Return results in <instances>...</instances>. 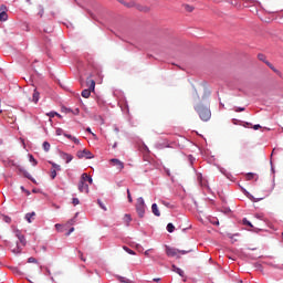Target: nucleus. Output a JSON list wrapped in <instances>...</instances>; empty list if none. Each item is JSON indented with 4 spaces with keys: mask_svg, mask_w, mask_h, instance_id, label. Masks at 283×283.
Segmentation results:
<instances>
[{
    "mask_svg": "<svg viewBox=\"0 0 283 283\" xmlns=\"http://www.w3.org/2000/svg\"><path fill=\"white\" fill-rule=\"evenodd\" d=\"M195 112H197V114L203 122L211 119V108H209V104H197L195 106Z\"/></svg>",
    "mask_w": 283,
    "mask_h": 283,
    "instance_id": "f257e3e1",
    "label": "nucleus"
},
{
    "mask_svg": "<svg viewBox=\"0 0 283 283\" xmlns=\"http://www.w3.org/2000/svg\"><path fill=\"white\" fill-rule=\"evenodd\" d=\"M87 182L92 185L94 180L92 179V176L84 172L82 174L80 182L77 185V189L81 193H90V186L87 185Z\"/></svg>",
    "mask_w": 283,
    "mask_h": 283,
    "instance_id": "f03ea898",
    "label": "nucleus"
},
{
    "mask_svg": "<svg viewBox=\"0 0 283 283\" xmlns=\"http://www.w3.org/2000/svg\"><path fill=\"white\" fill-rule=\"evenodd\" d=\"M14 234H15V238H18L20 245H19V242H17L15 244L10 245V250L12 251V253L17 254V253H21L23 249L22 247H25L27 241H25V237L19 230H15Z\"/></svg>",
    "mask_w": 283,
    "mask_h": 283,
    "instance_id": "7ed1b4c3",
    "label": "nucleus"
},
{
    "mask_svg": "<svg viewBox=\"0 0 283 283\" xmlns=\"http://www.w3.org/2000/svg\"><path fill=\"white\" fill-rule=\"evenodd\" d=\"M86 85L88 88L82 91L83 98H90V96H92V92L96 90V82L90 77L86 78Z\"/></svg>",
    "mask_w": 283,
    "mask_h": 283,
    "instance_id": "20e7f679",
    "label": "nucleus"
},
{
    "mask_svg": "<svg viewBox=\"0 0 283 283\" xmlns=\"http://www.w3.org/2000/svg\"><path fill=\"white\" fill-rule=\"evenodd\" d=\"M178 253H181V255H187V253H191V249L178 250L176 248L166 247V254L168 255V258H176Z\"/></svg>",
    "mask_w": 283,
    "mask_h": 283,
    "instance_id": "39448f33",
    "label": "nucleus"
},
{
    "mask_svg": "<svg viewBox=\"0 0 283 283\" xmlns=\"http://www.w3.org/2000/svg\"><path fill=\"white\" fill-rule=\"evenodd\" d=\"M136 211L139 218H145V199L143 197L137 199Z\"/></svg>",
    "mask_w": 283,
    "mask_h": 283,
    "instance_id": "423d86ee",
    "label": "nucleus"
},
{
    "mask_svg": "<svg viewBox=\"0 0 283 283\" xmlns=\"http://www.w3.org/2000/svg\"><path fill=\"white\" fill-rule=\"evenodd\" d=\"M77 158H87L88 160L94 158V154L92 151L84 149V150H78L76 154Z\"/></svg>",
    "mask_w": 283,
    "mask_h": 283,
    "instance_id": "0eeeda50",
    "label": "nucleus"
},
{
    "mask_svg": "<svg viewBox=\"0 0 283 283\" xmlns=\"http://www.w3.org/2000/svg\"><path fill=\"white\" fill-rule=\"evenodd\" d=\"M109 163L113 165V167H116L118 171H123V169H125V164L119 159L113 158L109 160Z\"/></svg>",
    "mask_w": 283,
    "mask_h": 283,
    "instance_id": "6e6552de",
    "label": "nucleus"
},
{
    "mask_svg": "<svg viewBox=\"0 0 283 283\" xmlns=\"http://www.w3.org/2000/svg\"><path fill=\"white\" fill-rule=\"evenodd\" d=\"M151 212L154 213V216H156L157 218H160V210L158 209V205L153 203L151 205Z\"/></svg>",
    "mask_w": 283,
    "mask_h": 283,
    "instance_id": "1a4fd4ad",
    "label": "nucleus"
},
{
    "mask_svg": "<svg viewBox=\"0 0 283 283\" xmlns=\"http://www.w3.org/2000/svg\"><path fill=\"white\" fill-rule=\"evenodd\" d=\"M172 271L175 273H178V275H180V277H185V271H182L180 268L172 265Z\"/></svg>",
    "mask_w": 283,
    "mask_h": 283,
    "instance_id": "9d476101",
    "label": "nucleus"
},
{
    "mask_svg": "<svg viewBox=\"0 0 283 283\" xmlns=\"http://www.w3.org/2000/svg\"><path fill=\"white\" fill-rule=\"evenodd\" d=\"M34 216H36V212H29L25 214V220L27 222L31 223L32 220L34 219Z\"/></svg>",
    "mask_w": 283,
    "mask_h": 283,
    "instance_id": "9b49d317",
    "label": "nucleus"
},
{
    "mask_svg": "<svg viewBox=\"0 0 283 283\" xmlns=\"http://www.w3.org/2000/svg\"><path fill=\"white\" fill-rule=\"evenodd\" d=\"M120 3H123V6H125L126 8H136V2L130 1V2H125L123 0H119Z\"/></svg>",
    "mask_w": 283,
    "mask_h": 283,
    "instance_id": "f8f14e48",
    "label": "nucleus"
},
{
    "mask_svg": "<svg viewBox=\"0 0 283 283\" xmlns=\"http://www.w3.org/2000/svg\"><path fill=\"white\" fill-rule=\"evenodd\" d=\"M18 171L23 174L24 178H28L29 180H32V177L30 176V174L28 171H25L22 167H18Z\"/></svg>",
    "mask_w": 283,
    "mask_h": 283,
    "instance_id": "ddd939ff",
    "label": "nucleus"
},
{
    "mask_svg": "<svg viewBox=\"0 0 283 283\" xmlns=\"http://www.w3.org/2000/svg\"><path fill=\"white\" fill-rule=\"evenodd\" d=\"M63 159L66 160V163H72V160H74V157L67 153H64Z\"/></svg>",
    "mask_w": 283,
    "mask_h": 283,
    "instance_id": "4468645a",
    "label": "nucleus"
},
{
    "mask_svg": "<svg viewBox=\"0 0 283 283\" xmlns=\"http://www.w3.org/2000/svg\"><path fill=\"white\" fill-rule=\"evenodd\" d=\"M0 21H8V13L6 11H0Z\"/></svg>",
    "mask_w": 283,
    "mask_h": 283,
    "instance_id": "2eb2a0df",
    "label": "nucleus"
},
{
    "mask_svg": "<svg viewBox=\"0 0 283 283\" xmlns=\"http://www.w3.org/2000/svg\"><path fill=\"white\" fill-rule=\"evenodd\" d=\"M124 222L127 227H129V222H132V216L130 214H125L124 216Z\"/></svg>",
    "mask_w": 283,
    "mask_h": 283,
    "instance_id": "dca6fc26",
    "label": "nucleus"
},
{
    "mask_svg": "<svg viewBox=\"0 0 283 283\" xmlns=\"http://www.w3.org/2000/svg\"><path fill=\"white\" fill-rule=\"evenodd\" d=\"M175 230H176V227H174L172 223H168V224H167V231H168V233H174Z\"/></svg>",
    "mask_w": 283,
    "mask_h": 283,
    "instance_id": "f3484780",
    "label": "nucleus"
},
{
    "mask_svg": "<svg viewBox=\"0 0 283 283\" xmlns=\"http://www.w3.org/2000/svg\"><path fill=\"white\" fill-rule=\"evenodd\" d=\"M33 103H39V93L36 92V90L33 91Z\"/></svg>",
    "mask_w": 283,
    "mask_h": 283,
    "instance_id": "a211bd4d",
    "label": "nucleus"
},
{
    "mask_svg": "<svg viewBox=\"0 0 283 283\" xmlns=\"http://www.w3.org/2000/svg\"><path fill=\"white\" fill-rule=\"evenodd\" d=\"M29 160L30 163H33V167H36L39 165V161H36V159H34V156L32 155L29 156Z\"/></svg>",
    "mask_w": 283,
    "mask_h": 283,
    "instance_id": "6ab92c4d",
    "label": "nucleus"
},
{
    "mask_svg": "<svg viewBox=\"0 0 283 283\" xmlns=\"http://www.w3.org/2000/svg\"><path fill=\"white\" fill-rule=\"evenodd\" d=\"M258 59H259V61H262L263 63H266L268 61H266V55H264V54H262V53H260L259 55H258Z\"/></svg>",
    "mask_w": 283,
    "mask_h": 283,
    "instance_id": "aec40b11",
    "label": "nucleus"
},
{
    "mask_svg": "<svg viewBox=\"0 0 283 283\" xmlns=\"http://www.w3.org/2000/svg\"><path fill=\"white\" fill-rule=\"evenodd\" d=\"M123 249H124V251H126V253H129V255H136V252H134V250H132L127 247H124Z\"/></svg>",
    "mask_w": 283,
    "mask_h": 283,
    "instance_id": "412c9836",
    "label": "nucleus"
},
{
    "mask_svg": "<svg viewBox=\"0 0 283 283\" xmlns=\"http://www.w3.org/2000/svg\"><path fill=\"white\" fill-rule=\"evenodd\" d=\"M186 12H193V7L189 4L184 6Z\"/></svg>",
    "mask_w": 283,
    "mask_h": 283,
    "instance_id": "4be33fe9",
    "label": "nucleus"
},
{
    "mask_svg": "<svg viewBox=\"0 0 283 283\" xmlns=\"http://www.w3.org/2000/svg\"><path fill=\"white\" fill-rule=\"evenodd\" d=\"M42 147H43L44 151H50V143L44 142Z\"/></svg>",
    "mask_w": 283,
    "mask_h": 283,
    "instance_id": "5701e85b",
    "label": "nucleus"
},
{
    "mask_svg": "<svg viewBox=\"0 0 283 283\" xmlns=\"http://www.w3.org/2000/svg\"><path fill=\"white\" fill-rule=\"evenodd\" d=\"M50 165H52L53 169L57 170V171H61V166L55 164V163H52L50 161Z\"/></svg>",
    "mask_w": 283,
    "mask_h": 283,
    "instance_id": "b1692460",
    "label": "nucleus"
},
{
    "mask_svg": "<svg viewBox=\"0 0 283 283\" xmlns=\"http://www.w3.org/2000/svg\"><path fill=\"white\" fill-rule=\"evenodd\" d=\"M97 202H98L101 209H103V211H107V207H105V203H103V201L97 200Z\"/></svg>",
    "mask_w": 283,
    "mask_h": 283,
    "instance_id": "393cba45",
    "label": "nucleus"
},
{
    "mask_svg": "<svg viewBox=\"0 0 283 283\" xmlns=\"http://www.w3.org/2000/svg\"><path fill=\"white\" fill-rule=\"evenodd\" d=\"M127 198H128V202H134V199H132V192H129V189H127Z\"/></svg>",
    "mask_w": 283,
    "mask_h": 283,
    "instance_id": "a878e982",
    "label": "nucleus"
},
{
    "mask_svg": "<svg viewBox=\"0 0 283 283\" xmlns=\"http://www.w3.org/2000/svg\"><path fill=\"white\" fill-rule=\"evenodd\" d=\"M77 253H78V258L82 260V262H87V259H85L83 256V253L81 251H78Z\"/></svg>",
    "mask_w": 283,
    "mask_h": 283,
    "instance_id": "bb28decb",
    "label": "nucleus"
},
{
    "mask_svg": "<svg viewBox=\"0 0 283 283\" xmlns=\"http://www.w3.org/2000/svg\"><path fill=\"white\" fill-rule=\"evenodd\" d=\"M80 200H78V198H73V201H72V203L74 205V207H76V205H80Z\"/></svg>",
    "mask_w": 283,
    "mask_h": 283,
    "instance_id": "cd10ccee",
    "label": "nucleus"
},
{
    "mask_svg": "<svg viewBox=\"0 0 283 283\" xmlns=\"http://www.w3.org/2000/svg\"><path fill=\"white\" fill-rule=\"evenodd\" d=\"M243 224H245L247 227H253V224L250 223V221L247 219H243Z\"/></svg>",
    "mask_w": 283,
    "mask_h": 283,
    "instance_id": "c85d7f7f",
    "label": "nucleus"
},
{
    "mask_svg": "<svg viewBox=\"0 0 283 283\" xmlns=\"http://www.w3.org/2000/svg\"><path fill=\"white\" fill-rule=\"evenodd\" d=\"M51 178H52V180H54V178H56V170L55 169H53L51 171Z\"/></svg>",
    "mask_w": 283,
    "mask_h": 283,
    "instance_id": "c756f323",
    "label": "nucleus"
},
{
    "mask_svg": "<svg viewBox=\"0 0 283 283\" xmlns=\"http://www.w3.org/2000/svg\"><path fill=\"white\" fill-rule=\"evenodd\" d=\"M45 10H43V8L40 7V10L38 12L39 17H43Z\"/></svg>",
    "mask_w": 283,
    "mask_h": 283,
    "instance_id": "7c9ffc66",
    "label": "nucleus"
},
{
    "mask_svg": "<svg viewBox=\"0 0 283 283\" xmlns=\"http://www.w3.org/2000/svg\"><path fill=\"white\" fill-rule=\"evenodd\" d=\"M55 229L56 231H61V229H63V226L61 223H56Z\"/></svg>",
    "mask_w": 283,
    "mask_h": 283,
    "instance_id": "2f4dec72",
    "label": "nucleus"
},
{
    "mask_svg": "<svg viewBox=\"0 0 283 283\" xmlns=\"http://www.w3.org/2000/svg\"><path fill=\"white\" fill-rule=\"evenodd\" d=\"M244 109H247V108H244V107H235L234 112H244Z\"/></svg>",
    "mask_w": 283,
    "mask_h": 283,
    "instance_id": "473e14b6",
    "label": "nucleus"
},
{
    "mask_svg": "<svg viewBox=\"0 0 283 283\" xmlns=\"http://www.w3.org/2000/svg\"><path fill=\"white\" fill-rule=\"evenodd\" d=\"M71 140H73L75 143V145H80L81 144V142L76 137H73Z\"/></svg>",
    "mask_w": 283,
    "mask_h": 283,
    "instance_id": "72a5a7b5",
    "label": "nucleus"
},
{
    "mask_svg": "<svg viewBox=\"0 0 283 283\" xmlns=\"http://www.w3.org/2000/svg\"><path fill=\"white\" fill-rule=\"evenodd\" d=\"M48 116H50V118H54V116H59V114H56V113H49Z\"/></svg>",
    "mask_w": 283,
    "mask_h": 283,
    "instance_id": "f704fd0d",
    "label": "nucleus"
},
{
    "mask_svg": "<svg viewBox=\"0 0 283 283\" xmlns=\"http://www.w3.org/2000/svg\"><path fill=\"white\" fill-rule=\"evenodd\" d=\"M86 132H88V134H92V136H94V138H96V134L92 133V128H86Z\"/></svg>",
    "mask_w": 283,
    "mask_h": 283,
    "instance_id": "c9c22d12",
    "label": "nucleus"
},
{
    "mask_svg": "<svg viewBox=\"0 0 283 283\" xmlns=\"http://www.w3.org/2000/svg\"><path fill=\"white\" fill-rule=\"evenodd\" d=\"M153 251V249H148L144 252V255H146L147 258H149V252Z\"/></svg>",
    "mask_w": 283,
    "mask_h": 283,
    "instance_id": "e433bc0d",
    "label": "nucleus"
},
{
    "mask_svg": "<svg viewBox=\"0 0 283 283\" xmlns=\"http://www.w3.org/2000/svg\"><path fill=\"white\" fill-rule=\"evenodd\" d=\"M28 262H29V263H34V262H36V259H34V258L31 256V258L28 259Z\"/></svg>",
    "mask_w": 283,
    "mask_h": 283,
    "instance_id": "4c0bfd02",
    "label": "nucleus"
},
{
    "mask_svg": "<svg viewBox=\"0 0 283 283\" xmlns=\"http://www.w3.org/2000/svg\"><path fill=\"white\" fill-rule=\"evenodd\" d=\"M4 221H6L7 223H10V222H12V219H11L10 217H4Z\"/></svg>",
    "mask_w": 283,
    "mask_h": 283,
    "instance_id": "58836bf2",
    "label": "nucleus"
},
{
    "mask_svg": "<svg viewBox=\"0 0 283 283\" xmlns=\"http://www.w3.org/2000/svg\"><path fill=\"white\" fill-rule=\"evenodd\" d=\"M138 10H140L142 12H147V10H149L148 8H140V7H137Z\"/></svg>",
    "mask_w": 283,
    "mask_h": 283,
    "instance_id": "ea45409f",
    "label": "nucleus"
},
{
    "mask_svg": "<svg viewBox=\"0 0 283 283\" xmlns=\"http://www.w3.org/2000/svg\"><path fill=\"white\" fill-rule=\"evenodd\" d=\"M261 128H262V126H260V124H256L253 126V129H255V130L261 129Z\"/></svg>",
    "mask_w": 283,
    "mask_h": 283,
    "instance_id": "a19ab883",
    "label": "nucleus"
},
{
    "mask_svg": "<svg viewBox=\"0 0 283 283\" xmlns=\"http://www.w3.org/2000/svg\"><path fill=\"white\" fill-rule=\"evenodd\" d=\"M265 65H268V67H270V70H272V67H274L271 62H265Z\"/></svg>",
    "mask_w": 283,
    "mask_h": 283,
    "instance_id": "79ce46f5",
    "label": "nucleus"
},
{
    "mask_svg": "<svg viewBox=\"0 0 283 283\" xmlns=\"http://www.w3.org/2000/svg\"><path fill=\"white\" fill-rule=\"evenodd\" d=\"M271 70H273L275 74H280V71L277 69H275V66H272Z\"/></svg>",
    "mask_w": 283,
    "mask_h": 283,
    "instance_id": "37998d69",
    "label": "nucleus"
},
{
    "mask_svg": "<svg viewBox=\"0 0 283 283\" xmlns=\"http://www.w3.org/2000/svg\"><path fill=\"white\" fill-rule=\"evenodd\" d=\"M65 136V138H69L70 140H72V138H74L72 135H70V134H65L64 135Z\"/></svg>",
    "mask_w": 283,
    "mask_h": 283,
    "instance_id": "c03bdc74",
    "label": "nucleus"
},
{
    "mask_svg": "<svg viewBox=\"0 0 283 283\" xmlns=\"http://www.w3.org/2000/svg\"><path fill=\"white\" fill-rule=\"evenodd\" d=\"M71 233H74V228H71V229L69 230V232L66 233V235H70Z\"/></svg>",
    "mask_w": 283,
    "mask_h": 283,
    "instance_id": "a18cd8bd",
    "label": "nucleus"
},
{
    "mask_svg": "<svg viewBox=\"0 0 283 283\" xmlns=\"http://www.w3.org/2000/svg\"><path fill=\"white\" fill-rule=\"evenodd\" d=\"M24 96H25V98H27L28 101H30V95H28L27 92H24Z\"/></svg>",
    "mask_w": 283,
    "mask_h": 283,
    "instance_id": "49530a36",
    "label": "nucleus"
},
{
    "mask_svg": "<svg viewBox=\"0 0 283 283\" xmlns=\"http://www.w3.org/2000/svg\"><path fill=\"white\" fill-rule=\"evenodd\" d=\"M161 205H165L166 207H169V203L161 201Z\"/></svg>",
    "mask_w": 283,
    "mask_h": 283,
    "instance_id": "de8ad7c7",
    "label": "nucleus"
},
{
    "mask_svg": "<svg viewBox=\"0 0 283 283\" xmlns=\"http://www.w3.org/2000/svg\"><path fill=\"white\" fill-rule=\"evenodd\" d=\"M248 178H253V174H249V175H248Z\"/></svg>",
    "mask_w": 283,
    "mask_h": 283,
    "instance_id": "09e8293b",
    "label": "nucleus"
},
{
    "mask_svg": "<svg viewBox=\"0 0 283 283\" xmlns=\"http://www.w3.org/2000/svg\"><path fill=\"white\" fill-rule=\"evenodd\" d=\"M154 282H160V279H154Z\"/></svg>",
    "mask_w": 283,
    "mask_h": 283,
    "instance_id": "8fccbe9b",
    "label": "nucleus"
},
{
    "mask_svg": "<svg viewBox=\"0 0 283 283\" xmlns=\"http://www.w3.org/2000/svg\"><path fill=\"white\" fill-rule=\"evenodd\" d=\"M75 114H78V108L75 109Z\"/></svg>",
    "mask_w": 283,
    "mask_h": 283,
    "instance_id": "3c124183",
    "label": "nucleus"
},
{
    "mask_svg": "<svg viewBox=\"0 0 283 283\" xmlns=\"http://www.w3.org/2000/svg\"><path fill=\"white\" fill-rule=\"evenodd\" d=\"M21 190H22V191H25V188H24V187H21Z\"/></svg>",
    "mask_w": 283,
    "mask_h": 283,
    "instance_id": "603ef678",
    "label": "nucleus"
},
{
    "mask_svg": "<svg viewBox=\"0 0 283 283\" xmlns=\"http://www.w3.org/2000/svg\"><path fill=\"white\" fill-rule=\"evenodd\" d=\"M71 224H74V220H71Z\"/></svg>",
    "mask_w": 283,
    "mask_h": 283,
    "instance_id": "864d4df0",
    "label": "nucleus"
},
{
    "mask_svg": "<svg viewBox=\"0 0 283 283\" xmlns=\"http://www.w3.org/2000/svg\"><path fill=\"white\" fill-rule=\"evenodd\" d=\"M3 8H6L4 6L1 7V10H3Z\"/></svg>",
    "mask_w": 283,
    "mask_h": 283,
    "instance_id": "5fc2aeb1",
    "label": "nucleus"
},
{
    "mask_svg": "<svg viewBox=\"0 0 283 283\" xmlns=\"http://www.w3.org/2000/svg\"><path fill=\"white\" fill-rule=\"evenodd\" d=\"M0 114H3V111L0 109Z\"/></svg>",
    "mask_w": 283,
    "mask_h": 283,
    "instance_id": "6e6d98bb",
    "label": "nucleus"
},
{
    "mask_svg": "<svg viewBox=\"0 0 283 283\" xmlns=\"http://www.w3.org/2000/svg\"><path fill=\"white\" fill-rule=\"evenodd\" d=\"M282 237H283V232H282Z\"/></svg>",
    "mask_w": 283,
    "mask_h": 283,
    "instance_id": "4d7b16f0",
    "label": "nucleus"
}]
</instances>
